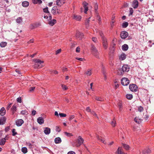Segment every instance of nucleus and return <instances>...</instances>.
<instances>
[{
    "instance_id": "nucleus-46",
    "label": "nucleus",
    "mask_w": 154,
    "mask_h": 154,
    "mask_svg": "<svg viewBox=\"0 0 154 154\" xmlns=\"http://www.w3.org/2000/svg\"><path fill=\"white\" fill-rule=\"evenodd\" d=\"M55 130L57 132H59L60 131L61 129L59 126H57L55 127Z\"/></svg>"
},
{
    "instance_id": "nucleus-9",
    "label": "nucleus",
    "mask_w": 154,
    "mask_h": 154,
    "mask_svg": "<svg viewBox=\"0 0 154 154\" xmlns=\"http://www.w3.org/2000/svg\"><path fill=\"white\" fill-rule=\"evenodd\" d=\"M122 70L124 72H127L129 70V67L127 65H124L122 67Z\"/></svg>"
},
{
    "instance_id": "nucleus-27",
    "label": "nucleus",
    "mask_w": 154,
    "mask_h": 154,
    "mask_svg": "<svg viewBox=\"0 0 154 154\" xmlns=\"http://www.w3.org/2000/svg\"><path fill=\"white\" fill-rule=\"evenodd\" d=\"M151 152V150L150 149H144L142 152L143 154H149Z\"/></svg>"
},
{
    "instance_id": "nucleus-11",
    "label": "nucleus",
    "mask_w": 154,
    "mask_h": 154,
    "mask_svg": "<svg viewBox=\"0 0 154 154\" xmlns=\"http://www.w3.org/2000/svg\"><path fill=\"white\" fill-rule=\"evenodd\" d=\"M138 6V2L137 0H134L132 4V7L136 9Z\"/></svg>"
},
{
    "instance_id": "nucleus-18",
    "label": "nucleus",
    "mask_w": 154,
    "mask_h": 154,
    "mask_svg": "<svg viewBox=\"0 0 154 154\" xmlns=\"http://www.w3.org/2000/svg\"><path fill=\"white\" fill-rule=\"evenodd\" d=\"M16 22L19 24H21L23 22V18L21 17H17L16 20Z\"/></svg>"
},
{
    "instance_id": "nucleus-3",
    "label": "nucleus",
    "mask_w": 154,
    "mask_h": 154,
    "mask_svg": "<svg viewBox=\"0 0 154 154\" xmlns=\"http://www.w3.org/2000/svg\"><path fill=\"white\" fill-rule=\"evenodd\" d=\"M122 84L123 86H127L129 83V81L127 78H123L121 80Z\"/></svg>"
},
{
    "instance_id": "nucleus-63",
    "label": "nucleus",
    "mask_w": 154,
    "mask_h": 154,
    "mask_svg": "<svg viewBox=\"0 0 154 154\" xmlns=\"http://www.w3.org/2000/svg\"><path fill=\"white\" fill-rule=\"evenodd\" d=\"M92 40L94 42H96L97 41V38L95 37H93L92 38Z\"/></svg>"
},
{
    "instance_id": "nucleus-13",
    "label": "nucleus",
    "mask_w": 154,
    "mask_h": 154,
    "mask_svg": "<svg viewBox=\"0 0 154 154\" xmlns=\"http://www.w3.org/2000/svg\"><path fill=\"white\" fill-rule=\"evenodd\" d=\"M44 132L46 135H48L51 133V129L48 127L44 128Z\"/></svg>"
},
{
    "instance_id": "nucleus-19",
    "label": "nucleus",
    "mask_w": 154,
    "mask_h": 154,
    "mask_svg": "<svg viewBox=\"0 0 154 154\" xmlns=\"http://www.w3.org/2000/svg\"><path fill=\"white\" fill-rule=\"evenodd\" d=\"M57 7L56 6H54L51 9V13L54 15H55L57 14Z\"/></svg>"
},
{
    "instance_id": "nucleus-42",
    "label": "nucleus",
    "mask_w": 154,
    "mask_h": 154,
    "mask_svg": "<svg viewBox=\"0 0 154 154\" xmlns=\"http://www.w3.org/2000/svg\"><path fill=\"white\" fill-rule=\"evenodd\" d=\"M22 151L24 153H26L27 152V149L25 147H23L22 148Z\"/></svg>"
},
{
    "instance_id": "nucleus-55",
    "label": "nucleus",
    "mask_w": 154,
    "mask_h": 154,
    "mask_svg": "<svg viewBox=\"0 0 154 154\" xmlns=\"http://www.w3.org/2000/svg\"><path fill=\"white\" fill-rule=\"evenodd\" d=\"M17 101L18 102L20 103L21 102V97L17 98Z\"/></svg>"
},
{
    "instance_id": "nucleus-6",
    "label": "nucleus",
    "mask_w": 154,
    "mask_h": 154,
    "mask_svg": "<svg viewBox=\"0 0 154 154\" xmlns=\"http://www.w3.org/2000/svg\"><path fill=\"white\" fill-rule=\"evenodd\" d=\"M137 86L134 84H130L129 85V89L133 92H136L137 90Z\"/></svg>"
},
{
    "instance_id": "nucleus-25",
    "label": "nucleus",
    "mask_w": 154,
    "mask_h": 154,
    "mask_svg": "<svg viewBox=\"0 0 154 154\" xmlns=\"http://www.w3.org/2000/svg\"><path fill=\"white\" fill-rule=\"evenodd\" d=\"M5 110L4 107H2L0 110V115L4 116L5 113Z\"/></svg>"
},
{
    "instance_id": "nucleus-10",
    "label": "nucleus",
    "mask_w": 154,
    "mask_h": 154,
    "mask_svg": "<svg viewBox=\"0 0 154 154\" xmlns=\"http://www.w3.org/2000/svg\"><path fill=\"white\" fill-rule=\"evenodd\" d=\"M24 123V121L22 119H17L16 121V124L17 126H20Z\"/></svg>"
},
{
    "instance_id": "nucleus-61",
    "label": "nucleus",
    "mask_w": 154,
    "mask_h": 154,
    "mask_svg": "<svg viewBox=\"0 0 154 154\" xmlns=\"http://www.w3.org/2000/svg\"><path fill=\"white\" fill-rule=\"evenodd\" d=\"M10 130V128L9 126H8L5 129V132H7L8 131Z\"/></svg>"
},
{
    "instance_id": "nucleus-60",
    "label": "nucleus",
    "mask_w": 154,
    "mask_h": 154,
    "mask_svg": "<svg viewBox=\"0 0 154 154\" xmlns=\"http://www.w3.org/2000/svg\"><path fill=\"white\" fill-rule=\"evenodd\" d=\"M114 83L115 84V87L116 88H117L119 87V85L117 84V82L116 81H114Z\"/></svg>"
},
{
    "instance_id": "nucleus-8",
    "label": "nucleus",
    "mask_w": 154,
    "mask_h": 154,
    "mask_svg": "<svg viewBox=\"0 0 154 154\" xmlns=\"http://www.w3.org/2000/svg\"><path fill=\"white\" fill-rule=\"evenodd\" d=\"M102 40L103 45L104 48L106 49L108 47V43L107 42L106 38H103Z\"/></svg>"
},
{
    "instance_id": "nucleus-40",
    "label": "nucleus",
    "mask_w": 154,
    "mask_h": 154,
    "mask_svg": "<svg viewBox=\"0 0 154 154\" xmlns=\"http://www.w3.org/2000/svg\"><path fill=\"white\" fill-rule=\"evenodd\" d=\"M12 135L13 136H15L17 134V133L16 131V130L15 129H13L12 130Z\"/></svg>"
},
{
    "instance_id": "nucleus-16",
    "label": "nucleus",
    "mask_w": 154,
    "mask_h": 154,
    "mask_svg": "<svg viewBox=\"0 0 154 154\" xmlns=\"http://www.w3.org/2000/svg\"><path fill=\"white\" fill-rule=\"evenodd\" d=\"M48 24L51 26H53L56 22V20L55 19L49 20L48 21Z\"/></svg>"
},
{
    "instance_id": "nucleus-5",
    "label": "nucleus",
    "mask_w": 154,
    "mask_h": 154,
    "mask_svg": "<svg viewBox=\"0 0 154 154\" xmlns=\"http://www.w3.org/2000/svg\"><path fill=\"white\" fill-rule=\"evenodd\" d=\"M82 5L84 8V12L85 14H87V12L88 10V3L85 1H84L82 3Z\"/></svg>"
},
{
    "instance_id": "nucleus-44",
    "label": "nucleus",
    "mask_w": 154,
    "mask_h": 154,
    "mask_svg": "<svg viewBox=\"0 0 154 154\" xmlns=\"http://www.w3.org/2000/svg\"><path fill=\"white\" fill-rule=\"evenodd\" d=\"M137 109L139 112H141L143 111V109L142 106H137Z\"/></svg>"
},
{
    "instance_id": "nucleus-29",
    "label": "nucleus",
    "mask_w": 154,
    "mask_h": 154,
    "mask_svg": "<svg viewBox=\"0 0 154 154\" xmlns=\"http://www.w3.org/2000/svg\"><path fill=\"white\" fill-rule=\"evenodd\" d=\"M128 48V46L127 44H124L122 46V49L124 51H127Z\"/></svg>"
},
{
    "instance_id": "nucleus-32",
    "label": "nucleus",
    "mask_w": 154,
    "mask_h": 154,
    "mask_svg": "<svg viewBox=\"0 0 154 154\" xmlns=\"http://www.w3.org/2000/svg\"><path fill=\"white\" fill-rule=\"evenodd\" d=\"M97 138L98 140H100L101 142L105 144L106 143L104 138H102V137H99L98 136H97Z\"/></svg>"
},
{
    "instance_id": "nucleus-7",
    "label": "nucleus",
    "mask_w": 154,
    "mask_h": 154,
    "mask_svg": "<svg viewBox=\"0 0 154 154\" xmlns=\"http://www.w3.org/2000/svg\"><path fill=\"white\" fill-rule=\"evenodd\" d=\"M128 35V33L126 31H122L120 34V36L122 39L126 38Z\"/></svg>"
},
{
    "instance_id": "nucleus-59",
    "label": "nucleus",
    "mask_w": 154,
    "mask_h": 154,
    "mask_svg": "<svg viewBox=\"0 0 154 154\" xmlns=\"http://www.w3.org/2000/svg\"><path fill=\"white\" fill-rule=\"evenodd\" d=\"M34 39H30L29 42H28V44H30L31 43H33L34 42Z\"/></svg>"
},
{
    "instance_id": "nucleus-26",
    "label": "nucleus",
    "mask_w": 154,
    "mask_h": 154,
    "mask_svg": "<svg viewBox=\"0 0 154 154\" xmlns=\"http://www.w3.org/2000/svg\"><path fill=\"white\" fill-rule=\"evenodd\" d=\"M126 55L124 54H122L119 57V59L121 60H124L126 58Z\"/></svg>"
},
{
    "instance_id": "nucleus-33",
    "label": "nucleus",
    "mask_w": 154,
    "mask_h": 154,
    "mask_svg": "<svg viewBox=\"0 0 154 154\" xmlns=\"http://www.w3.org/2000/svg\"><path fill=\"white\" fill-rule=\"evenodd\" d=\"M44 17L45 19H48V21L49 20L51 19L52 18V16L50 14H49V16L47 15H44Z\"/></svg>"
},
{
    "instance_id": "nucleus-56",
    "label": "nucleus",
    "mask_w": 154,
    "mask_h": 154,
    "mask_svg": "<svg viewBox=\"0 0 154 154\" xmlns=\"http://www.w3.org/2000/svg\"><path fill=\"white\" fill-rule=\"evenodd\" d=\"M57 14H60L62 12V11L60 10L59 9L57 8Z\"/></svg>"
},
{
    "instance_id": "nucleus-4",
    "label": "nucleus",
    "mask_w": 154,
    "mask_h": 154,
    "mask_svg": "<svg viewBox=\"0 0 154 154\" xmlns=\"http://www.w3.org/2000/svg\"><path fill=\"white\" fill-rule=\"evenodd\" d=\"M12 39V41H14L16 42L20 38L19 35L16 32H13L11 34Z\"/></svg>"
},
{
    "instance_id": "nucleus-12",
    "label": "nucleus",
    "mask_w": 154,
    "mask_h": 154,
    "mask_svg": "<svg viewBox=\"0 0 154 154\" xmlns=\"http://www.w3.org/2000/svg\"><path fill=\"white\" fill-rule=\"evenodd\" d=\"M56 2L57 5L61 6L65 3V0H57Z\"/></svg>"
},
{
    "instance_id": "nucleus-28",
    "label": "nucleus",
    "mask_w": 154,
    "mask_h": 154,
    "mask_svg": "<svg viewBox=\"0 0 154 154\" xmlns=\"http://www.w3.org/2000/svg\"><path fill=\"white\" fill-rule=\"evenodd\" d=\"M6 119L4 117H3L0 119V125H3L5 122Z\"/></svg>"
},
{
    "instance_id": "nucleus-48",
    "label": "nucleus",
    "mask_w": 154,
    "mask_h": 154,
    "mask_svg": "<svg viewBox=\"0 0 154 154\" xmlns=\"http://www.w3.org/2000/svg\"><path fill=\"white\" fill-rule=\"evenodd\" d=\"M134 12V11L132 8H129V15L130 16V15H132L133 14Z\"/></svg>"
},
{
    "instance_id": "nucleus-62",
    "label": "nucleus",
    "mask_w": 154,
    "mask_h": 154,
    "mask_svg": "<svg viewBox=\"0 0 154 154\" xmlns=\"http://www.w3.org/2000/svg\"><path fill=\"white\" fill-rule=\"evenodd\" d=\"M76 51L78 53L80 51V48L79 47L76 48Z\"/></svg>"
},
{
    "instance_id": "nucleus-22",
    "label": "nucleus",
    "mask_w": 154,
    "mask_h": 154,
    "mask_svg": "<svg viewBox=\"0 0 154 154\" xmlns=\"http://www.w3.org/2000/svg\"><path fill=\"white\" fill-rule=\"evenodd\" d=\"M76 36L77 38L82 39L83 37V35L82 33L78 32H77Z\"/></svg>"
},
{
    "instance_id": "nucleus-21",
    "label": "nucleus",
    "mask_w": 154,
    "mask_h": 154,
    "mask_svg": "<svg viewBox=\"0 0 154 154\" xmlns=\"http://www.w3.org/2000/svg\"><path fill=\"white\" fill-rule=\"evenodd\" d=\"M78 143L79 144V146L83 143L84 142L83 139L81 137L79 136L78 137Z\"/></svg>"
},
{
    "instance_id": "nucleus-34",
    "label": "nucleus",
    "mask_w": 154,
    "mask_h": 154,
    "mask_svg": "<svg viewBox=\"0 0 154 154\" xmlns=\"http://www.w3.org/2000/svg\"><path fill=\"white\" fill-rule=\"evenodd\" d=\"M90 17H89L88 19L86 20L85 22V24L87 28L89 26V24L90 22L89 19H90Z\"/></svg>"
},
{
    "instance_id": "nucleus-31",
    "label": "nucleus",
    "mask_w": 154,
    "mask_h": 154,
    "mask_svg": "<svg viewBox=\"0 0 154 154\" xmlns=\"http://www.w3.org/2000/svg\"><path fill=\"white\" fill-rule=\"evenodd\" d=\"M92 69H88L86 72L85 74L88 76H90L92 74Z\"/></svg>"
},
{
    "instance_id": "nucleus-23",
    "label": "nucleus",
    "mask_w": 154,
    "mask_h": 154,
    "mask_svg": "<svg viewBox=\"0 0 154 154\" xmlns=\"http://www.w3.org/2000/svg\"><path fill=\"white\" fill-rule=\"evenodd\" d=\"M94 7L95 9V13L96 14H98V13L97 12V10L98 9V5H97V2H94Z\"/></svg>"
},
{
    "instance_id": "nucleus-38",
    "label": "nucleus",
    "mask_w": 154,
    "mask_h": 154,
    "mask_svg": "<svg viewBox=\"0 0 154 154\" xmlns=\"http://www.w3.org/2000/svg\"><path fill=\"white\" fill-rule=\"evenodd\" d=\"M124 148L126 150H128L129 149V146L128 145L125 144H122Z\"/></svg>"
},
{
    "instance_id": "nucleus-2",
    "label": "nucleus",
    "mask_w": 154,
    "mask_h": 154,
    "mask_svg": "<svg viewBox=\"0 0 154 154\" xmlns=\"http://www.w3.org/2000/svg\"><path fill=\"white\" fill-rule=\"evenodd\" d=\"M91 50L94 55L97 58H99V53L96 47L93 45H91Z\"/></svg>"
},
{
    "instance_id": "nucleus-37",
    "label": "nucleus",
    "mask_w": 154,
    "mask_h": 154,
    "mask_svg": "<svg viewBox=\"0 0 154 154\" xmlns=\"http://www.w3.org/2000/svg\"><path fill=\"white\" fill-rule=\"evenodd\" d=\"M126 97L128 99L131 100L133 98V96L131 94H127L126 95Z\"/></svg>"
},
{
    "instance_id": "nucleus-53",
    "label": "nucleus",
    "mask_w": 154,
    "mask_h": 154,
    "mask_svg": "<svg viewBox=\"0 0 154 154\" xmlns=\"http://www.w3.org/2000/svg\"><path fill=\"white\" fill-rule=\"evenodd\" d=\"M61 51V49H59L57 50L56 52V54L57 55L60 53Z\"/></svg>"
},
{
    "instance_id": "nucleus-47",
    "label": "nucleus",
    "mask_w": 154,
    "mask_h": 154,
    "mask_svg": "<svg viewBox=\"0 0 154 154\" xmlns=\"http://www.w3.org/2000/svg\"><path fill=\"white\" fill-rule=\"evenodd\" d=\"M61 87L63 88V90H66L68 89V88L65 85L62 84L61 85Z\"/></svg>"
},
{
    "instance_id": "nucleus-43",
    "label": "nucleus",
    "mask_w": 154,
    "mask_h": 154,
    "mask_svg": "<svg viewBox=\"0 0 154 154\" xmlns=\"http://www.w3.org/2000/svg\"><path fill=\"white\" fill-rule=\"evenodd\" d=\"M7 45V43L5 42H2L0 44V46L2 47H4Z\"/></svg>"
},
{
    "instance_id": "nucleus-58",
    "label": "nucleus",
    "mask_w": 154,
    "mask_h": 154,
    "mask_svg": "<svg viewBox=\"0 0 154 154\" xmlns=\"http://www.w3.org/2000/svg\"><path fill=\"white\" fill-rule=\"evenodd\" d=\"M76 59L77 60H79L81 61H83L85 60V59L84 58H81L76 57Z\"/></svg>"
},
{
    "instance_id": "nucleus-57",
    "label": "nucleus",
    "mask_w": 154,
    "mask_h": 154,
    "mask_svg": "<svg viewBox=\"0 0 154 154\" xmlns=\"http://www.w3.org/2000/svg\"><path fill=\"white\" fill-rule=\"evenodd\" d=\"M103 76L104 77V79L105 80H106L107 79L106 76V73L105 72H103Z\"/></svg>"
},
{
    "instance_id": "nucleus-45",
    "label": "nucleus",
    "mask_w": 154,
    "mask_h": 154,
    "mask_svg": "<svg viewBox=\"0 0 154 154\" xmlns=\"http://www.w3.org/2000/svg\"><path fill=\"white\" fill-rule=\"evenodd\" d=\"M64 133L66 136L68 137H71L73 136L72 134L71 133L67 132H65Z\"/></svg>"
},
{
    "instance_id": "nucleus-64",
    "label": "nucleus",
    "mask_w": 154,
    "mask_h": 154,
    "mask_svg": "<svg viewBox=\"0 0 154 154\" xmlns=\"http://www.w3.org/2000/svg\"><path fill=\"white\" fill-rule=\"evenodd\" d=\"M149 118V115H146L144 117V119L146 120H148Z\"/></svg>"
},
{
    "instance_id": "nucleus-36",
    "label": "nucleus",
    "mask_w": 154,
    "mask_h": 154,
    "mask_svg": "<svg viewBox=\"0 0 154 154\" xmlns=\"http://www.w3.org/2000/svg\"><path fill=\"white\" fill-rule=\"evenodd\" d=\"M111 125L113 127H114L116 126V122L114 119H113V121L111 122Z\"/></svg>"
},
{
    "instance_id": "nucleus-54",
    "label": "nucleus",
    "mask_w": 154,
    "mask_h": 154,
    "mask_svg": "<svg viewBox=\"0 0 154 154\" xmlns=\"http://www.w3.org/2000/svg\"><path fill=\"white\" fill-rule=\"evenodd\" d=\"M115 16H114V15H113L112 17L111 22L112 23H114L115 22V21L114 20V19L115 18Z\"/></svg>"
},
{
    "instance_id": "nucleus-1",
    "label": "nucleus",
    "mask_w": 154,
    "mask_h": 154,
    "mask_svg": "<svg viewBox=\"0 0 154 154\" xmlns=\"http://www.w3.org/2000/svg\"><path fill=\"white\" fill-rule=\"evenodd\" d=\"M34 61L35 63L34 65V68H41L42 66L41 63H43L44 61H42L38 59H35Z\"/></svg>"
},
{
    "instance_id": "nucleus-51",
    "label": "nucleus",
    "mask_w": 154,
    "mask_h": 154,
    "mask_svg": "<svg viewBox=\"0 0 154 154\" xmlns=\"http://www.w3.org/2000/svg\"><path fill=\"white\" fill-rule=\"evenodd\" d=\"M99 34L100 35V36H101L102 38V40H103V38H106L105 37H104L103 36V33L101 32H99Z\"/></svg>"
},
{
    "instance_id": "nucleus-20",
    "label": "nucleus",
    "mask_w": 154,
    "mask_h": 154,
    "mask_svg": "<svg viewBox=\"0 0 154 154\" xmlns=\"http://www.w3.org/2000/svg\"><path fill=\"white\" fill-rule=\"evenodd\" d=\"M8 137L7 136H6V137L3 138L2 139L0 140V145H3L5 143L6 141V140L8 139Z\"/></svg>"
},
{
    "instance_id": "nucleus-24",
    "label": "nucleus",
    "mask_w": 154,
    "mask_h": 154,
    "mask_svg": "<svg viewBox=\"0 0 154 154\" xmlns=\"http://www.w3.org/2000/svg\"><path fill=\"white\" fill-rule=\"evenodd\" d=\"M54 142L56 144L60 143L61 142V140L60 137H57L54 139Z\"/></svg>"
},
{
    "instance_id": "nucleus-14",
    "label": "nucleus",
    "mask_w": 154,
    "mask_h": 154,
    "mask_svg": "<svg viewBox=\"0 0 154 154\" xmlns=\"http://www.w3.org/2000/svg\"><path fill=\"white\" fill-rule=\"evenodd\" d=\"M73 18L77 21H80L82 18V17L80 15L74 14L73 16Z\"/></svg>"
},
{
    "instance_id": "nucleus-49",
    "label": "nucleus",
    "mask_w": 154,
    "mask_h": 154,
    "mask_svg": "<svg viewBox=\"0 0 154 154\" xmlns=\"http://www.w3.org/2000/svg\"><path fill=\"white\" fill-rule=\"evenodd\" d=\"M43 10L44 12L46 13H48L49 14H50L49 11L48 10V7H46L45 8H44Z\"/></svg>"
},
{
    "instance_id": "nucleus-41",
    "label": "nucleus",
    "mask_w": 154,
    "mask_h": 154,
    "mask_svg": "<svg viewBox=\"0 0 154 154\" xmlns=\"http://www.w3.org/2000/svg\"><path fill=\"white\" fill-rule=\"evenodd\" d=\"M134 120L135 122L138 124L141 122L140 120V119H139L137 117H135L134 119Z\"/></svg>"
},
{
    "instance_id": "nucleus-39",
    "label": "nucleus",
    "mask_w": 154,
    "mask_h": 154,
    "mask_svg": "<svg viewBox=\"0 0 154 154\" xmlns=\"http://www.w3.org/2000/svg\"><path fill=\"white\" fill-rule=\"evenodd\" d=\"M128 23L126 22H124L122 24V27L123 28H126L128 26Z\"/></svg>"
},
{
    "instance_id": "nucleus-17",
    "label": "nucleus",
    "mask_w": 154,
    "mask_h": 154,
    "mask_svg": "<svg viewBox=\"0 0 154 154\" xmlns=\"http://www.w3.org/2000/svg\"><path fill=\"white\" fill-rule=\"evenodd\" d=\"M44 119L42 117H39L37 119V122L38 124L40 125H42L44 123Z\"/></svg>"
},
{
    "instance_id": "nucleus-50",
    "label": "nucleus",
    "mask_w": 154,
    "mask_h": 154,
    "mask_svg": "<svg viewBox=\"0 0 154 154\" xmlns=\"http://www.w3.org/2000/svg\"><path fill=\"white\" fill-rule=\"evenodd\" d=\"M21 114L23 115H27L28 114L27 112L25 110H23L21 112Z\"/></svg>"
},
{
    "instance_id": "nucleus-52",
    "label": "nucleus",
    "mask_w": 154,
    "mask_h": 154,
    "mask_svg": "<svg viewBox=\"0 0 154 154\" xmlns=\"http://www.w3.org/2000/svg\"><path fill=\"white\" fill-rule=\"evenodd\" d=\"M59 115L61 117H66V114L63 113H59Z\"/></svg>"
},
{
    "instance_id": "nucleus-30",
    "label": "nucleus",
    "mask_w": 154,
    "mask_h": 154,
    "mask_svg": "<svg viewBox=\"0 0 154 154\" xmlns=\"http://www.w3.org/2000/svg\"><path fill=\"white\" fill-rule=\"evenodd\" d=\"M29 4V3L27 1H24L22 3V6L24 7H28Z\"/></svg>"
},
{
    "instance_id": "nucleus-35",
    "label": "nucleus",
    "mask_w": 154,
    "mask_h": 154,
    "mask_svg": "<svg viewBox=\"0 0 154 154\" xmlns=\"http://www.w3.org/2000/svg\"><path fill=\"white\" fill-rule=\"evenodd\" d=\"M121 148L119 147L116 152V154H123L122 152L121 151Z\"/></svg>"
},
{
    "instance_id": "nucleus-15",
    "label": "nucleus",
    "mask_w": 154,
    "mask_h": 154,
    "mask_svg": "<svg viewBox=\"0 0 154 154\" xmlns=\"http://www.w3.org/2000/svg\"><path fill=\"white\" fill-rule=\"evenodd\" d=\"M94 98L95 100L100 102H102L104 100V97L102 96H95Z\"/></svg>"
}]
</instances>
